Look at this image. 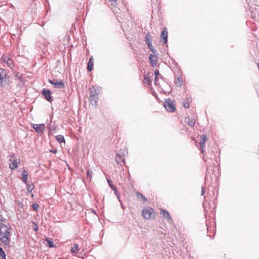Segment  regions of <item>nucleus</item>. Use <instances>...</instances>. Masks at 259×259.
I'll return each mask as SVG.
<instances>
[{
  "mask_svg": "<svg viewBox=\"0 0 259 259\" xmlns=\"http://www.w3.org/2000/svg\"><path fill=\"white\" fill-rule=\"evenodd\" d=\"M11 228L8 225L0 223V241L5 245L10 244Z\"/></svg>",
  "mask_w": 259,
  "mask_h": 259,
  "instance_id": "f257e3e1",
  "label": "nucleus"
},
{
  "mask_svg": "<svg viewBox=\"0 0 259 259\" xmlns=\"http://www.w3.org/2000/svg\"><path fill=\"white\" fill-rule=\"evenodd\" d=\"M164 106L165 109L169 112H173L176 110L174 102L169 98L165 100L164 102Z\"/></svg>",
  "mask_w": 259,
  "mask_h": 259,
  "instance_id": "f03ea898",
  "label": "nucleus"
},
{
  "mask_svg": "<svg viewBox=\"0 0 259 259\" xmlns=\"http://www.w3.org/2000/svg\"><path fill=\"white\" fill-rule=\"evenodd\" d=\"M48 81L54 85L55 88L63 89L65 87L64 83L61 80H51L49 79Z\"/></svg>",
  "mask_w": 259,
  "mask_h": 259,
  "instance_id": "7ed1b4c3",
  "label": "nucleus"
},
{
  "mask_svg": "<svg viewBox=\"0 0 259 259\" xmlns=\"http://www.w3.org/2000/svg\"><path fill=\"white\" fill-rule=\"evenodd\" d=\"M153 210L151 208L144 209L142 212L143 216L146 219H149L152 217Z\"/></svg>",
  "mask_w": 259,
  "mask_h": 259,
  "instance_id": "20e7f679",
  "label": "nucleus"
},
{
  "mask_svg": "<svg viewBox=\"0 0 259 259\" xmlns=\"http://www.w3.org/2000/svg\"><path fill=\"white\" fill-rule=\"evenodd\" d=\"M42 94L44 96L45 99L49 102H52V98L51 95V91L50 90L43 89Z\"/></svg>",
  "mask_w": 259,
  "mask_h": 259,
  "instance_id": "39448f33",
  "label": "nucleus"
},
{
  "mask_svg": "<svg viewBox=\"0 0 259 259\" xmlns=\"http://www.w3.org/2000/svg\"><path fill=\"white\" fill-rule=\"evenodd\" d=\"M207 136L205 134H203L200 137V141L199 142L200 149L202 153L204 152V148L205 147V143L206 140Z\"/></svg>",
  "mask_w": 259,
  "mask_h": 259,
  "instance_id": "423d86ee",
  "label": "nucleus"
},
{
  "mask_svg": "<svg viewBox=\"0 0 259 259\" xmlns=\"http://www.w3.org/2000/svg\"><path fill=\"white\" fill-rule=\"evenodd\" d=\"M31 125L32 127L35 130L36 132H37V133H41L45 128V125L44 123L39 124H32Z\"/></svg>",
  "mask_w": 259,
  "mask_h": 259,
  "instance_id": "0eeeda50",
  "label": "nucleus"
},
{
  "mask_svg": "<svg viewBox=\"0 0 259 259\" xmlns=\"http://www.w3.org/2000/svg\"><path fill=\"white\" fill-rule=\"evenodd\" d=\"M161 38H163L164 39V41L163 42V44L165 45L167 44V37H168V32L166 28H164L163 30L162 31L161 35H160Z\"/></svg>",
  "mask_w": 259,
  "mask_h": 259,
  "instance_id": "6e6552de",
  "label": "nucleus"
},
{
  "mask_svg": "<svg viewBox=\"0 0 259 259\" xmlns=\"http://www.w3.org/2000/svg\"><path fill=\"white\" fill-rule=\"evenodd\" d=\"M108 184L109 185L111 189L114 192L115 195L116 196L118 199L119 200V194H118V191L115 186L112 184V181L110 179H107Z\"/></svg>",
  "mask_w": 259,
  "mask_h": 259,
  "instance_id": "1a4fd4ad",
  "label": "nucleus"
},
{
  "mask_svg": "<svg viewBox=\"0 0 259 259\" xmlns=\"http://www.w3.org/2000/svg\"><path fill=\"white\" fill-rule=\"evenodd\" d=\"M6 75V70L4 69L0 68V85L2 87L4 86V79L5 78Z\"/></svg>",
  "mask_w": 259,
  "mask_h": 259,
  "instance_id": "9d476101",
  "label": "nucleus"
},
{
  "mask_svg": "<svg viewBox=\"0 0 259 259\" xmlns=\"http://www.w3.org/2000/svg\"><path fill=\"white\" fill-rule=\"evenodd\" d=\"M149 60L151 62V65L154 66L156 65L157 62V57L154 55L150 54L149 57Z\"/></svg>",
  "mask_w": 259,
  "mask_h": 259,
  "instance_id": "9b49d317",
  "label": "nucleus"
},
{
  "mask_svg": "<svg viewBox=\"0 0 259 259\" xmlns=\"http://www.w3.org/2000/svg\"><path fill=\"white\" fill-rule=\"evenodd\" d=\"M98 100V95L90 96V101L92 105L96 106L97 104Z\"/></svg>",
  "mask_w": 259,
  "mask_h": 259,
  "instance_id": "f8f14e48",
  "label": "nucleus"
},
{
  "mask_svg": "<svg viewBox=\"0 0 259 259\" xmlns=\"http://www.w3.org/2000/svg\"><path fill=\"white\" fill-rule=\"evenodd\" d=\"M94 67V61L93 57H90L89 61L88 63L87 69L89 71H91L93 69Z\"/></svg>",
  "mask_w": 259,
  "mask_h": 259,
  "instance_id": "ddd939ff",
  "label": "nucleus"
},
{
  "mask_svg": "<svg viewBox=\"0 0 259 259\" xmlns=\"http://www.w3.org/2000/svg\"><path fill=\"white\" fill-rule=\"evenodd\" d=\"M28 172L26 170H23L22 172V181L26 184L27 181Z\"/></svg>",
  "mask_w": 259,
  "mask_h": 259,
  "instance_id": "4468645a",
  "label": "nucleus"
},
{
  "mask_svg": "<svg viewBox=\"0 0 259 259\" xmlns=\"http://www.w3.org/2000/svg\"><path fill=\"white\" fill-rule=\"evenodd\" d=\"M185 121L191 127L194 126L195 124V121L193 118H190L189 117L186 118Z\"/></svg>",
  "mask_w": 259,
  "mask_h": 259,
  "instance_id": "2eb2a0df",
  "label": "nucleus"
},
{
  "mask_svg": "<svg viewBox=\"0 0 259 259\" xmlns=\"http://www.w3.org/2000/svg\"><path fill=\"white\" fill-rule=\"evenodd\" d=\"M78 245L77 244H74L71 247L70 251L73 254H76L78 252Z\"/></svg>",
  "mask_w": 259,
  "mask_h": 259,
  "instance_id": "dca6fc26",
  "label": "nucleus"
},
{
  "mask_svg": "<svg viewBox=\"0 0 259 259\" xmlns=\"http://www.w3.org/2000/svg\"><path fill=\"white\" fill-rule=\"evenodd\" d=\"M116 161L118 164H120L121 162H124V159L122 155L117 153L116 155Z\"/></svg>",
  "mask_w": 259,
  "mask_h": 259,
  "instance_id": "f3484780",
  "label": "nucleus"
},
{
  "mask_svg": "<svg viewBox=\"0 0 259 259\" xmlns=\"http://www.w3.org/2000/svg\"><path fill=\"white\" fill-rule=\"evenodd\" d=\"M55 138H56V141L59 143L65 142L64 137L63 135H57L55 137Z\"/></svg>",
  "mask_w": 259,
  "mask_h": 259,
  "instance_id": "a211bd4d",
  "label": "nucleus"
},
{
  "mask_svg": "<svg viewBox=\"0 0 259 259\" xmlns=\"http://www.w3.org/2000/svg\"><path fill=\"white\" fill-rule=\"evenodd\" d=\"M19 161L17 162V160H14L13 161L9 164L10 168L11 169H15L18 167V163Z\"/></svg>",
  "mask_w": 259,
  "mask_h": 259,
  "instance_id": "6ab92c4d",
  "label": "nucleus"
},
{
  "mask_svg": "<svg viewBox=\"0 0 259 259\" xmlns=\"http://www.w3.org/2000/svg\"><path fill=\"white\" fill-rule=\"evenodd\" d=\"M97 89L95 87H93L90 91V96L98 95Z\"/></svg>",
  "mask_w": 259,
  "mask_h": 259,
  "instance_id": "aec40b11",
  "label": "nucleus"
},
{
  "mask_svg": "<svg viewBox=\"0 0 259 259\" xmlns=\"http://www.w3.org/2000/svg\"><path fill=\"white\" fill-rule=\"evenodd\" d=\"M151 35L150 34H147L145 38V42L147 46L152 44L151 41Z\"/></svg>",
  "mask_w": 259,
  "mask_h": 259,
  "instance_id": "412c9836",
  "label": "nucleus"
},
{
  "mask_svg": "<svg viewBox=\"0 0 259 259\" xmlns=\"http://www.w3.org/2000/svg\"><path fill=\"white\" fill-rule=\"evenodd\" d=\"M161 213L165 218H167L168 219H171L170 214L167 211L163 209L162 210H161Z\"/></svg>",
  "mask_w": 259,
  "mask_h": 259,
  "instance_id": "4be33fe9",
  "label": "nucleus"
},
{
  "mask_svg": "<svg viewBox=\"0 0 259 259\" xmlns=\"http://www.w3.org/2000/svg\"><path fill=\"white\" fill-rule=\"evenodd\" d=\"M175 83L178 87H181L183 84L182 80L179 77L176 78Z\"/></svg>",
  "mask_w": 259,
  "mask_h": 259,
  "instance_id": "5701e85b",
  "label": "nucleus"
},
{
  "mask_svg": "<svg viewBox=\"0 0 259 259\" xmlns=\"http://www.w3.org/2000/svg\"><path fill=\"white\" fill-rule=\"evenodd\" d=\"M27 190L29 192H31L34 188V185L33 184H27L26 183Z\"/></svg>",
  "mask_w": 259,
  "mask_h": 259,
  "instance_id": "b1692460",
  "label": "nucleus"
},
{
  "mask_svg": "<svg viewBox=\"0 0 259 259\" xmlns=\"http://www.w3.org/2000/svg\"><path fill=\"white\" fill-rule=\"evenodd\" d=\"M0 259H6V255L4 251L0 247Z\"/></svg>",
  "mask_w": 259,
  "mask_h": 259,
  "instance_id": "393cba45",
  "label": "nucleus"
},
{
  "mask_svg": "<svg viewBox=\"0 0 259 259\" xmlns=\"http://www.w3.org/2000/svg\"><path fill=\"white\" fill-rule=\"evenodd\" d=\"M137 195L139 198H141L144 201H146L147 199L141 193L138 192L137 193Z\"/></svg>",
  "mask_w": 259,
  "mask_h": 259,
  "instance_id": "a878e982",
  "label": "nucleus"
},
{
  "mask_svg": "<svg viewBox=\"0 0 259 259\" xmlns=\"http://www.w3.org/2000/svg\"><path fill=\"white\" fill-rule=\"evenodd\" d=\"M144 83H145L148 85L151 84V80H150V78H149L148 77H145L144 79Z\"/></svg>",
  "mask_w": 259,
  "mask_h": 259,
  "instance_id": "bb28decb",
  "label": "nucleus"
},
{
  "mask_svg": "<svg viewBox=\"0 0 259 259\" xmlns=\"http://www.w3.org/2000/svg\"><path fill=\"white\" fill-rule=\"evenodd\" d=\"M148 46L149 49L150 50V51H151V52H152L154 54H155V53L156 51H155V49H154V48H153V46H152V44H150V45H148Z\"/></svg>",
  "mask_w": 259,
  "mask_h": 259,
  "instance_id": "cd10ccee",
  "label": "nucleus"
},
{
  "mask_svg": "<svg viewBox=\"0 0 259 259\" xmlns=\"http://www.w3.org/2000/svg\"><path fill=\"white\" fill-rule=\"evenodd\" d=\"M183 106L186 108H188L190 106V104H189V102H184L183 103Z\"/></svg>",
  "mask_w": 259,
  "mask_h": 259,
  "instance_id": "c85d7f7f",
  "label": "nucleus"
},
{
  "mask_svg": "<svg viewBox=\"0 0 259 259\" xmlns=\"http://www.w3.org/2000/svg\"><path fill=\"white\" fill-rule=\"evenodd\" d=\"M154 74H155V77L158 78V77L159 76L160 77H161L162 76L161 75V74H159V70H156L154 72Z\"/></svg>",
  "mask_w": 259,
  "mask_h": 259,
  "instance_id": "c756f323",
  "label": "nucleus"
},
{
  "mask_svg": "<svg viewBox=\"0 0 259 259\" xmlns=\"http://www.w3.org/2000/svg\"><path fill=\"white\" fill-rule=\"evenodd\" d=\"M48 245L50 247H53L55 246L54 243L52 241L48 240Z\"/></svg>",
  "mask_w": 259,
  "mask_h": 259,
  "instance_id": "7c9ffc66",
  "label": "nucleus"
},
{
  "mask_svg": "<svg viewBox=\"0 0 259 259\" xmlns=\"http://www.w3.org/2000/svg\"><path fill=\"white\" fill-rule=\"evenodd\" d=\"M39 207V205L37 203H34L32 205V207L34 210H37Z\"/></svg>",
  "mask_w": 259,
  "mask_h": 259,
  "instance_id": "2f4dec72",
  "label": "nucleus"
},
{
  "mask_svg": "<svg viewBox=\"0 0 259 259\" xmlns=\"http://www.w3.org/2000/svg\"><path fill=\"white\" fill-rule=\"evenodd\" d=\"M7 64L8 66L10 67H11V65H12V61L10 59H7Z\"/></svg>",
  "mask_w": 259,
  "mask_h": 259,
  "instance_id": "473e14b6",
  "label": "nucleus"
},
{
  "mask_svg": "<svg viewBox=\"0 0 259 259\" xmlns=\"http://www.w3.org/2000/svg\"><path fill=\"white\" fill-rule=\"evenodd\" d=\"M18 205L20 207L22 208V207H23V203L22 202H18Z\"/></svg>",
  "mask_w": 259,
  "mask_h": 259,
  "instance_id": "72a5a7b5",
  "label": "nucleus"
},
{
  "mask_svg": "<svg viewBox=\"0 0 259 259\" xmlns=\"http://www.w3.org/2000/svg\"><path fill=\"white\" fill-rule=\"evenodd\" d=\"M155 84L156 85H159V83L158 82V79H157V78H156V77H155Z\"/></svg>",
  "mask_w": 259,
  "mask_h": 259,
  "instance_id": "f704fd0d",
  "label": "nucleus"
},
{
  "mask_svg": "<svg viewBox=\"0 0 259 259\" xmlns=\"http://www.w3.org/2000/svg\"><path fill=\"white\" fill-rule=\"evenodd\" d=\"M38 226L37 225H35V228L33 229L34 231L36 232L38 231Z\"/></svg>",
  "mask_w": 259,
  "mask_h": 259,
  "instance_id": "c9c22d12",
  "label": "nucleus"
},
{
  "mask_svg": "<svg viewBox=\"0 0 259 259\" xmlns=\"http://www.w3.org/2000/svg\"><path fill=\"white\" fill-rule=\"evenodd\" d=\"M87 177L88 178H90V177L91 178L92 177V176H90V173L89 170H88L87 173Z\"/></svg>",
  "mask_w": 259,
  "mask_h": 259,
  "instance_id": "e433bc0d",
  "label": "nucleus"
},
{
  "mask_svg": "<svg viewBox=\"0 0 259 259\" xmlns=\"http://www.w3.org/2000/svg\"><path fill=\"white\" fill-rule=\"evenodd\" d=\"M111 2L112 3V5H115V3H116V0H110Z\"/></svg>",
  "mask_w": 259,
  "mask_h": 259,
  "instance_id": "4c0bfd02",
  "label": "nucleus"
},
{
  "mask_svg": "<svg viewBox=\"0 0 259 259\" xmlns=\"http://www.w3.org/2000/svg\"><path fill=\"white\" fill-rule=\"evenodd\" d=\"M202 190H201V195H203L204 193H205V191H204V189L202 187Z\"/></svg>",
  "mask_w": 259,
  "mask_h": 259,
  "instance_id": "58836bf2",
  "label": "nucleus"
},
{
  "mask_svg": "<svg viewBox=\"0 0 259 259\" xmlns=\"http://www.w3.org/2000/svg\"><path fill=\"white\" fill-rule=\"evenodd\" d=\"M7 59H9L8 58H7V57H5L4 58V61L5 62H7Z\"/></svg>",
  "mask_w": 259,
  "mask_h": 259,
  "instance_id": "ea45409f",
  "label": "nucleus"
},
{
  "mask_svg": "<svg viewBox=\"0 0 259 259\" xmlns=\"http://www.w3.org/2000/svg\"><path fill=\"white\" fill-rule=\"evenodd\" d=\"M207 233H208L209 232H210V229H209V227L207 226Z\"/></svg>",
  "mask_w": 259,
  "mask_h": 259,
  "instance_id": "a19ab883",
  "label": "nucleus"
},
{
  "mask_svg": "<svg viewBox=\"0 0 259 259\" xmlns=\"http://www.w3.org/2000/svg\"><path fill=\"white\" fill-rule=\"evenodd\" d=\"M52 152L55 153L56 152V150L55 151H51Z\"/></svg>",
  "mask_w": 259,
  "mask_h": 259,
  "instance_id": "79ce46f5",
  "label": "nucleus"
},
{
  "mask_svg": "<svg viewBox=\"0 0 259 259\" xmlns=\"http://www.w3.org/2000/svg\"><path fill=\"white\" fill-rule=\"evenodd\" d=\"M258 16H259V11H258Z\"/></svg>",
  "mask_w": 259,
  "mask_h": 259,
  "instance_id": "37998d69",
  "label": "nucleus"
}]
</instances>
